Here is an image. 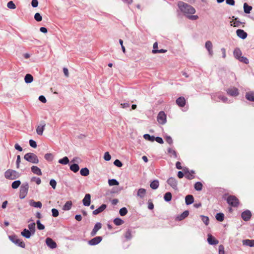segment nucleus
I'll return each mask as SVG.
<instances>
[{
	"instance_id": "nucleus-1",
	"label": "nucleus",
	"mask_w": 254,
	"mask_h": 254,
	"mask_svg": "<svg viewBox=\"0 0 254 254\" xmlns=\"http://www.w3.org/2000/svg\"><path fill=\"white\" fill-rule=\"evenodd\" d=\"M179 10H177V15L179 16L182 13L186 17L189 14H193L195 13V8L191 5L182 1H179L177 3Z\"/></svg>"
},
{
	"instance_id": "nucleus-2",
	"label": "nucleus",
	"mask_w": 254,
	"mask_h": 254,
	"mask_svg": "<svg viewBox=\"0 0 254 254\" xmlns=\"http://www.w3.org/2000/svg\"><path fill=\"white\" fill-rule=\"evenodd\" d=\"M20 176V174L17 171L8 169L4 172V177L8 180H15L18 178Z\"/></svg>"
},
{
	"instance_id": "nucleus-3",
	"label": "nucleus",
	"mask_w": 254,
	"mask_h": 254,
	"mask_svg": "<svg viewBox=\"0 0 254 254\" xmlns=\"http://www.w3.org/2000/svg\"><path fill=\"white\" fill-rule=\"evenodd\" d=\"M24 159L33 164H38L39 163V159L37 156L33 153H27L24 156Z\"/></svg>"
},
{
	"instance_id": "nucleus-4",
	"label": "nucleus",
	"mask_w": 254,
	"mask_h": 254,
	"mask_svg": "<svg viewBox=\"0 0 254 254\" xmlns=\"http://www.w3.org/2000/svg\"><path fill=\"white\" fill-rule=\"evenodd\" d=\"M29 189V185L27 182L23 183L20 188L19 198L24 199L27 195Z\"/></svg>"
},
{
	"instance_id": "nucleus-5",
	"label": "nucleus",
	"mask_w": 254,
	"mask_h": 254,
	"mask_svg": "<svg viewBox=\"0 0 254 254\" xmlns=\"http://www.w3.org/2000/svg\"><path fill=\"white\" fill-rule=\"evenodd\" d=\"M9 239L16 246L24 248L25 247V244L23 241L18 238L15 235H12L8 236Z\"/></svg>"
},
{
	"instance_id": "nucleus-6",
	"label": "nucleus",
	"mask_w": 254,
	"mask_h": 254,
	"mask_svg": "<svg viewBox=\"0 0 254 254\" xmlns=\"http://www.w3.org/2000/svg\"><path fill=\"white\" fill-rule=\"evenodd\" d=\"M227 203L232 207H237L239 204V199L234 195H230L227 198Z\"/></svg>"
},
{
	"instance_id": "nucleus-7",
	"label": "nucleus",
	"mask_w": 254,
	"mask_h": 254,
	"mask_svg": "<svg viewBox=\"0 0 254 254\" xmlns=\"http://www.w3.org/2000/svg\"><path fill=\"white\" fill-rule=\"evenodd\" d=\"M227 94L232 97H236L239 95V91L235 87H231L226 90Z\"/></svg>"
},
{
	"instance_id": "nucleus-8",
	"label": "nucleus",
	"mask_w": 254,
	"mask_h": 254,
	"mask_svg": "<svg viewBox=\"0 0 254 254\" xmlns=\"http://www.w3.org/2000/svg\"><path fill=\"white\" fill-rule=\"evenodd\" d=\"M167 183L174 190H178V181L175 178L170 177L167 181Z\"/></svg>"
},
{
	"instance_id": "nucleus-9",
	"label": "nucleus",
	"mask_w": 254,
	"mask_h": 254,
	"mask_svg": "<svg viewBox=\"0 0 254 254\" xmlns=\"http://www.w3.org/2000/svg\"><path fill=\"white\" fill-rule=\"evenodd\" d=\"M157 118L160 124L164 125L166 123V115L163 111H160L158 113Z\"/></svg>"
},
{
	"instance_id": "nucleus-10",
	"label": "nucleus",
	"mask_w": 254,
	"mask_h": 254,
	"mask_svg": "<svg viewBox=\"0 0 254 254\" xmlns=\"http://www.w3.org/2000/svg\"><path fill=\"white\" fill-rule=\"evenodd\" d=\"M47 246L50 249H54L57 248L56 243L51 238L48 237L45 241Z\"/></svg>"
},
{
	"instance_id": "nucleus-11",
	"label": "nucleus",
	"mask_w": 254,
	"mask_h": 254,
	"mask_svg": "<svg viewBox=\"0 0 254 254\" xmlns=\"http://www.w3.org/2000/svg\"><path fill=\"white\" fill-rule=\"evenodd\" d=\"M102 240L101 236H97L88 241V244L90 246H95L99 244Z\"/></svg>"
},
{
	"instance_id": "nucleus-12",
	"label": "nucleus",
	"mask_w": 254,
	"mask_h": 254,
	"mask_svg": "<svg viewBox=\"0 0 254 254\" xmlns=\"http://www.w3.org/2000/svg\"><path fill=\"white\" fill-rule=\"evenodd\" d=\"M252 217L251 212L249 210L243 211L241 214V217L245 221H248Z\"/></svg>"
},
{
	"instance_id": "nucleus-13",
	"label": "nucleus",
	"mask_w": 254,
	"mask_h": 254,
	"mask_svg": "<svg viewBox=\"0 0 254 254\" xmlns=\"http://www.w3.org/2000/svg\"><path fill=\"white\" fill-rule=\"evenodd\" d=\"M102 228V224L100 222H97L94 226L92 231L90 233V236L91 237H93L95 236L97 233V232Z\"/></svg>"
},
{
	"instance_id": "nucleus-14",
	"label": "nucleus",
	"mask_w": 254,
	"mask_h": 254,
	"mask_svg": "<svg viewBox=\"0 0 254 254\" xmlns=\"http://www.w3.org/2000/svg\"><path fill=\"white\" fill-rule=\"evenodd\" d=\"M236 34L238 37L243 40L245 39L248 36L246 32H245L244 30L240 29H237L236 30Z\"/></svg>"
},
{
	"instance_id": "nucleus-15",
	"label": "nucleus",
	"mask_w": 254,
	"mask_h": 254,
	"mask_svg": "<svg viewBox=\"0 0 254 254\" xmlns=\"http://www.w3.org/2000/svg\"><path fill=\"white\" fill-rule=\"evenodd\" d=\"M45 126L46 124L45 122L44 121H42L41 122V125L37 127L36 132L38 135H41L43 134Z\"/></svg>"
},
{
	"instance_id": "nucleus-16",
	"label": "nucleus",
	"mask_w": 254,
	"mask_h": 254,
	"mask_svg": "<svg viewBox=\"0 0 254 254\" xmlns=\"http://www.w3.org/2000/svg\"><path fill=\"white\" fill-rule=\"evenodd\" d=\"M83 204L85 206H88L91 203V195L89 193H86L82 200Z\"/></svg>"
},
{
	"instance_id": "nucleus-17",
	"label": "nucleus",
	"mask_w": 254,
	"mask_h": 254,
	"mask_svg": "<svg viewBox=\"0 0 254 254\" xmlns=\"http://www.w3.org/2000/svg\"><path fill=\"white\" fill-rule=\"evenodd\" d=\"M33 235V233L26 228H24L21 232V235L26 239L30 238Z\"/></svg>"
},
{
	"instance_id": "nucleus-18",
	"label": "nucleus",
	"mask_w": 254,
	"mask_h": 254,
	"mask_svg": "<svg viewBox=\"0 0 254 254\" xmlns=\"http://www.w3.org/2000/svg\"><path fill=\"white\" fill-rule=\"evenodd\" d=\"M207 241L209 245H215L218 244L219 242L211 234L208 235Z\"/></svg>"
},
{
	"instance_id": "nucleus-19",
	"label": "nucleus",
	"mask_w": 254,
	"mask_h": 254,
	"mask_svg": "<svg viewBox=\"0 0 254 254\" xmlns=\"http://www.w3.org/2000/svg\"><path fill=\"white\" fill-rule=\"evenodd\" d=\"M107 208V205L105 204H102L98 208L96 209L93 211V215H97L102 212Z\"/></svg>"
},
{
	"instance_id": "nucleus-20",
	"label": "nucleus",
	"mask_w": 254,
	"mask_h": 254,
	"mask_svg": "<svg viewBox=\"0 0 254 254\" xmlns=\"http://www.w3.org/2000/svg\"><path fill=\"white\" fill-rule=\"evenodd\" d=\"M176 104L180 107H183L186 105V100L184 97H180L176 100Z\"/></svg>"
},
{
	"instance_id": "nucleus-21",
	"label": "nucleus",
	"mask_w": 254,
	"mask_h": 254,
	"mask_svg": "<svg viewBox=\"0 0 254 254\" xmlns=\"http://www.w3.org/2000/svg\"><path fill=\"white\" fill-rule=\"evenodd\" d=\"M29 204L30 206L35 208H41L42 206V204L41 201H35L33 199L29 201Z\"/></svg>"
},
{
	"instance_id": "nucleus-22",
	"label": "nucleus",
	"mask_w": 254,
	"mask_h": 254,
	"mask_svg": "<svg viewBox=\"0 0 254 254\" xmlns=\"http://www.w3.org/2000/svg\"><path fill=\"white\" fill-rule=\"evenodd\" d=\"M194 202V197L191 194H188L185 197L186 204L188 205L192 204Z\"/></svg>"
},
{
	"instance_id": "nucleus-23",
	"label": "nucleus",
	"mask_w": 254,
	"mask_h": 254,
	"mask_svg": "<svg viewBox=\"0 0 254 254\" xmlns=\"http://www.w3.org/2000/svg\"><path fill=\"white\" fill-rule=\"evenodd\" d=\"M243 245L254 247V240L245 239L242 241Z\"/></svg>"
},
{
	"instance_id": "nucleus-24",
	"label": "nucleus",
	"mask_w": 254,
	"mask_h": 254,
	"mask_svg": "<svg viewBox=\"0 0 254 254\" xmlns=\"http://www.w3.org/2000/svg\"><path fill=\"white\" fill-rule=\"evenodd\" d=\"M245 97L248 101L254 102V92H247L245 95Z\"/></svg>"
},
{
	"instance_id": "nucleus-25",
	"label": "nucleus",
	"mask_w": 254,
	"mask_h": 254,
	"mask_svg": "<svg viewBox=\"0 0 254 254\" xmlns=\"http://www.w3.org/2000/svg\"><path fill=\"white\" fill-rule=\"evenodd\" d=\"M31 171L33 173L38 176H41L42 175L41 169L36 166H33L31 168Z\"/></svg>"
},
{
	"instance_id": "nucleus-26",
	"label": "nucleus",
	"mask_w": 254,
	"mask_h": 254,
	"mask_svg": "<svg viewBox=\"0 0 254 254\" xmlns=\"http://www.w3.org/2000/svg\"><path fill=\"white\" fill-rule=\"evenodd\" d=\"M233 54H234V57L237 60H238L240 59V58L242 56V53L239 48H237L234 49V52H233Z\"/></svg>"
},
{
	"instance_id": "nucleus-27",
	"label": "nucleus",
	"mask_w": 254,
	"mask_h": 254,
	"mask_svg": "<svg viewBox=\"0 0 254 254\" xmlns=\"http://www.w3.org/2000/svg\"><path fill=\"white\" fill-rule=\"evenodd\" d=\"M146 192V190L145 189L140 188L138 190L136 195L141 198H143L145 196Z\"/></svg>"
},
{
	"instance_id": "nucleus-28",
	"label": "nucleus",
	"mask_w": 254,
	"mask_h": 254,
	"mask_svg": "<svg viewBox=\"0 0 254 254\" xmlns=\"http://www.w3.org/2000/svg\"><path fill=\"white\" fill-rule=\"evenodd\" d=\"M189 214V211L188 210H185L180 215L177 217V220L181 221L186 218Z\"/></svg>"
},
{
	"instance_id": "nucleus-29",
	"label": "nucleus",
	"mask_w": 254,
	"mask_h": 254,
	"mask_svg": "<svg viewBox=\"0 0 254 254\" xmlns=\"http://www.w3.org/2000/svg\"><path fill=\"white\" fill-rule=\"evenodd\" d=\"M159 185V181L157 180H155L150 183V187L153 190H156L158 188Z\"/></svg>"
},
{
	"instance_id": "nucleus-30",
	"label": "nucleus",
	"mask_w": 254,
	"mask_h": 254,
	"mask_svg": "<svg viewBox=\"0 0 254 254\" xmlns=\"http://www.w3.org/2000/svg\"><path fill=\"white\" fill-rule=\"evenodd\" d=\"M69 168L70 170L73 172L74 173L77 172L79 170V165L76 163L71 164L69 166Z\"/></svg>"
},
{
	"instance_id": "nucleus-31",
	"label": "nucleus",
	"mask_w": 254,
	"mask_h": 254,
	"mask_svg": "<svg viewBox=\"0 0 254 254\" xmlns=\"http://www.w3.org/2000/svg\"><path fill=\"white\" fill-rule=\"evenodd\" d=\"M33 80V77L30 74H26L24 77V81L26 83H30Z\"/></svg>"
},
{
	"instance_id": "nucleus-32",
	"label": "nucleus",
	"mask_w": 254,
	"mask_h": 254,
	"mask_svg": "<svg viewBox=\"0 0 254 254\" xmlns=\"http://www.w3.org/2000/svg\"><path fill=\"white\" fill-rule=\"evenodd\" d=\"M252 9V6L249 5L247 3L245 2L244 4V12L246 14H249Z\"/></svg>"
},
{
	"instance_id": "nucleus-33",
	"label": "nucleus",
	"mask_w": 254,
	"mask_h": 254,
	"mask_svg": "<svg viewBox=\"0 0 254 254\" xmlns=\"http://www.w3.org/2000/svg\"><path fill=\"white\" fill-rule=\"evenodd\" d=\"M80 174L82 176H87L89 174V170L86 167L82 168L80 171Z\"/></svg>"
},
{
	"instance_id": "nucleus-34",
	"label": "nucleus",
	"mask_w": 254,
	"mask_h": 254,
	"mask_svg": "<svg viewBox=\"0 0 254 254\" xmlns=\"http://www.w3.org/2000/svg\"><path fill=\"white\" fill-rule=\"evenodd\" d=\"M72 204V202L71 201H66L63 206V210L65 211L70 210L71 208Z\"/></svg>"
},
{
	"instance_id": "nucleus-35",
	"label": "nucleus",
	"mask_w": 254,
	"mask_h": 254,
	"mask_svg": "<svg viewBox=\"0 0 254 254\" xmlns=\"http://www.w3.org/2000/svg\"><path fill=\"white\" fill-rule=\"evenodd\" d=\"M172 198V193L170 192H167L164 195V200L166 202H169Z\"/></svg>"
},
{
	"instance_id": "nucleus-36",
	"label": "nucleus",
	"mask_w": 254,
	"mask_h": 254,
	"mask_svg": "<svg viewBox=\"0 0 254 254\" xmlns=\"http://www.w3.org/2000/svg\"><path fill=\"white\" fill-rule=\"evenodd\" d=\"M58 162L60 164H61L63 165H66L69 163V160L67 157L65 156V157H63V158L59 160Z\"/></svg>"
},
{
	"instance_id": "nucleus-37",
	"label": "nucleus",
	"mask_w": 254,
	"mask_h": 254,
	"mask_svg": "<svg viewBox=\"0 0 254 254\" xmlns=\"http://www.w3.org/2000/svg\"><path fill=\"white\" fill-rule=\"evenodd\" d=\"M202 184L200 182H197L194 185V189L197 191H200L202 189Z\"/></svg>"
},
{
	"instance_id": "nucleus-38",
	"label": "nucleus",
	"mask_w": 254,
	"mask_h": 254,
	"mask_svg": "<svg viewBox=\"0 0 254 254\" xmlns=\"http://www.w3.org/2000/svg\"><path fill=\"white\" fill-rule=\"evenodd\" d=\"M216 220L218 221L222 222L224 219V214L222 212L217 213L215 215Z\"/></svg>"
},
{
	"instance_id": "nucleus-39",
	"label": "nucleus",
	"mask_w": 254,
	"mask_h": 254,
	"mask_svg": "<svg viewBox=\"0 0 254 254\" xmlns=\"http://www.w3.org/2000/svg\"><path fill=\"white\" fill-rule=\"evenodd\" d=\"M21 185V181L20 180H16L13 181L11 184V187L13 189H17Z\"/></svg>"
},
{
	"instance_id": "nucleus-40",
	"label": "nucleus",
	"mask_w": 254,
	"mask_h": 254,
	"mask_svg": "<svg viewBox=\"0 0 254 254\" xmlns=\"http://www.w3.org/2000/svg\"><path fill=\"white\" fill-rule=\"evenodd\" d=\"M114 224L117 226H120L124 224V221L121 218L119 217L116 218L113 221Z\"/></svg>"
},
{
	"instance_id": "nucleus-41",
	"label": "nucleus",
	"mask_w": 254,
	"mask_h": 254,
	"mask_svg": "<svg viewBox=\"0 0 254 254\" xmlns=\"http://www.w3.org/2000/svg\"><path fill=\"white\" fill-rule=\"evenodd\" d=\"M125 237L127 240H130L132 239L131 230L129 229H127L125 234Z\"/></svg>"
},
{
	"instance_id": "nucleus-42",
	"label": "nucleus",
	"mask_w": 254,
	"mask_h": 254,
	"mask_svg": "<svg viewBox=\"0 0 254 254\" xmlns=\"http://www.w3.org/2000/svg\"><path fill=\"white\" fill-rule=\"evenodd\" d=\"M29 230L30 231L34 234L35 232V223L34 222L31 223L28 225Z\"/></svg>"
},
{
	"instance_id": "nucleus-43",
	"label": "nucleus",
	"mask_w": 254,
	"mask_h": 254,
	"mask_svg": "<svg viewBox=\"0 0 254 254\" xmlns=\"http://www.w3.org/2000/svg\"><path fill=\"white\" fill-rule=\"evenodd\" d=\"M143 137L145 139L153 142L154 141V137L155 136L153 135H150L149 134H145L143 135Z\"/></svg>"
},
{
	"instance_id": "nucleus-44",
	"label": "nucleus",
	"mask_w": 254,
	"mask_h": 254,
	"mask_svg": "<svg viewBox=\"0 0 254 254\" xmlns=\"http://www.w3.org/2000/svg\"><path fill=\"white\" fill-rule=\"evenodd\" d=\"M108 184L109 186H113L118 185L119 183L116 179H112L108 180Z\"/></svg>"
},
{
	"instance_id": "nucleus-45",
	"label": "nucleus",
	"mask_w": 254,
	"mask_h": 254,
	"mask_svg": "<svg viewBox=\"0 0 254 254\" xmlns=\"http://www.w3.org/2000/svg\"><path fill=\"white\" fill-rule=\"evenodd\" d=\"M127 209L126 207H122L119 210V213L121 216H124L127 213Z\"/></svg>"
},
{
	"instance_id": "nucleus-46",
	"label": "nucleus",
	"mask_w": 254,
	"mask_h": 254,
	"mask_svg": "<svg viewBox=\"0 0 254 254\" xmlns=\"http://www.w3.org/2000/svg\"><path fill=\"white\" fill-rule=\"evenodd\" d=\"M45 159L48 161H52L54 159V156L52 153H46L44 156Z\"/></svg>"
},
{
	"instance_id": "nucleus-47",
	"label": "nucleus",
	"mask_w": 254,
	"mask_h": 254,
	"mask_svg": "<svg viewBox=\"0 0 254 254\" xmlns=\"http://www.w3.org/2000/svg\"><path fill=\"white\" fill-rule=\"evenodd\" d=\"M167 152L169 154H172L174 158H177V154L176 151L175 150H173L171 148H168L167 149Z\"/></svg>"
},
{
	"instance_id": "nucleus-48",
	"label": "nucleus",
	"mask_w": 254,
	"mask_h": 254,
	"mask_svg": "<svg viewBox=\"0 0 254 254\" xmlns=\"http://www.w3.org/2000/svg\"><path fill=\"white\" fill-rule=\"evenodd\" d=\"M233 18H234L235 20V21L234 22L233 24H231L232 26H233L234 27H239L241 24L242 23L241 21L237 20L238 19V17H235V16L232 17Z\"/></svg>"
},
{
	"instance_id": "nucleus-49",
	"label": "nucleus",
	"mask_w": 254,
	"mask_h": 254,
	"mask_svg": "<svg viewBox=\"0 0 254 254\" xmlns=\"http://www.w3.org/2000/svg\"><path fill=\"white\" fill-rule=\"evenodd\" d=\"M37 227L39 230H42L45 229V226L42 224L39 220L36 221Z\"/></svg>"
},
{
	"instance_id": "nucleus-50",
	"label": "nucleus",
	"mask_w": 254,
	"mask_h": 254,
	"mask_svg": "<svg viewBox=\"0 0 254 254\" xmlns=\"http://www.w3.org/2000/svg\"><path fill=\"white\" fill-rule=\"evenodd\" d=\"M218 98L221 101H222L224 103H230V102H228V99L226 96L222 95H219L218 96Z\"/></svg>"
},
{
	"instance_id": "nucleus-51",
	"label": "nucleus",
	"mask_w": 254,
	"mask_h": 254,
	"mask_svg": "<svg viewBox=\"0 0 254 254\" xmlns=\"http://www.w3.org/2000/svg\"><path fill=\"white\" fill-rule=\"evenodd\" d=\"M164 137L165 139V140L168 144L170 145H172L173 143V140L170 135H166Z\"/></svg>"
},
{
	"instance_id": "nucleus-52",
	"label": "nucleus",
	"mask_w": 254,
	"mask_h": 254,
	"mask_svg": "<svg viewBox=\"0 0 254 254\" xmlns=\"http://www.w3.org/2000/svg\"><path fill=\"white\" fill-rule=\"evenodd\" d=\"M238 60L240 62L244 63L245 64H248L249 63V61L248 59L244 56H242Z\"/></svg>"
},
{
	"instance_id": "nucleus-53",
	"label": "nucleus",
	"mask_w": 254,
	"mask_h": 254,
	"mask_svg": "<svg viewBox=\"0 0 254 254\" xmlns=\"http://www.w3.org/2000/svg\"><path fill=\"white\" fill-rule=\"evenodd\" d=\"M200 217H201V220L203 221V222L206 225H208L209 222V219L208 217L204 215H201Z\"/></svg>"
},
{
	"instance_id": "nucleus-54",
	"label": "nucleus",
	"mask_w": 254,
	"mask_h": 254,
	"mask_svg": "<svg viewBox=\"0 0 254 254\" xmlns=\"http://www.w3.org/2000/svg\"><path fill=\"white\" fill-rule=\"evenodd\" d=\"M7 6L8 8L11 9H14L16 8V5L12 1H9L7 2Z\"/></svg>"
},
{
	"instance_id": "nucleus-55",
	"label": "nucleus",
	"mask_w": 254,
	"mask_h": 254,
	"mask_svg": "<svg viewBox=\"0 0 254 254\" xmlns=\"http://www.w3.org/2000/svg\"><path fill=\"white\" fill-rule=\"evenodd\" d=\"M205 47L207 50L212 49V44L210 41H207L205 42Z\"/></svg>"
},
{
	"instance_id": "nucleus-56",
	"label": "nucleus",
	"mask_w": 254,
	"mask_h": 254,
	"mask_svg": "<svg viewBox=\"0 0 254 254\" xmlns=\"http://www.w3.org/2000/svg\"><path fill=\"white\" fill-rule=\"evenodd\" d=\"M31 180L32 182H35V183L37 185H40L41 184V179L40 178H39V177H33L31 179Z\"/></svg>"
},
{
	"instance_id": "nucleus-57",
	"label": "nucleus",
	"mask_w": 254,
	"mask_h": 254,
	"mask_svg": "<svg viewBox=\"0 0 254 254\" xmlns=\"http://www.w3.org/2000/svg\"><path fill=\"white\" fill-rule=\"evenodd\" d=\"M34 19L38 22H40L42 20V17L41 14L37 12L34 15Z\"/></svg>"
},
{
	"instance_id": "nucleus-58",
	"label": "nucleus",
	"mask_w": 254,
	"mask_h": 254,
	"mask_svg": "<svg viewBox=\"0 0 254 254\" xmlns=\"http://www.w3.org/2000/svg\"><path fill=\"white\" fill-rule=\"evenodd\" d=\"M52 216L54 217H58L59 215V211L57 209L53 208L51 210Z\"/></svg>"
},
{
	"instance_id": "nucleus-59",
	"label": "nucleus",
	"mask_w": 254,
	"mask_h": 254,
	"mask_svg": "<svg viewBox=\"0 0 254 254\" xmlns=\"http://www.w3.org/2000/svg\"><path fill=\"white\" fill-rule=\"evenodd\" d=\"M50 185L53 189H55L57 186V182L55 180L52 179L50 181Z\"/></svg>"
},
{
	"instance_id": "nucleus-60",
	"label": "nucleus",
	"mask_w": 254,
	"mask_h": 254,
	"mask_svg": "<svg viewBox=\"0 0 254 254\" xmlns=\"http://www.w3.org/2000/svg\"><path fill=\"white\" fill-rule=\"evenodd\" d=\"M187 17L191 20H196L198 18V16L196 15L189 14Z\"/></svg>"
},
{
	"instance_id": "nucleus-61",
	"label": "nucleus",
	"mask_w": 254,
	"mask_h": 254,
	"mask_svg": "<svg viewBox=\"0 0 254 254\" xmlns=\"http://www.w3.org/2000/svg\"><path fill=\"white\" fill-rule=\"evenodd\" d=\"M29 142L30 146L32 148H35L37 146L36 142L33 139H30Z\"/></svg>"
},
{
	"instance_id": "nucleus-62",
	"label": "nucleus",
	"mask_w": 254,
	"mask_h": 254,
	"mask_svg": "<svg viewBox=\"0 0 254 254\" xmlns=\"http://www.w3.org/2000/svg\"><path fill=\"white\" fill-rule=\"evenodd\" d=\"M104 159L106 161H110L111 159V156L109 154L108 152H106L105 153L104 155Z\"/></svg>"
},
{
	"instance_id": "nucleus-63",
	"label": "nucleus",
	"mask_w": 254,
	"mask_h": 254,
	"mask_svg": "<svg viewBox=\"0 0 254 254\" xmlns=\"http://www.w3.org/2000/svg\"><path fill=\"white\" fill-rule=\"evenodd\" d=\"M114 164L118 167H121L123 166V163L119 159H116L114 162Z\"/></svg>"
},
{
	"instance_id": "nucleus-64",
	"label": "nucleus",
	"mask_w": 254,
	"mask_h": 254,
	"mask_svg": "<svg viewBox=\"0 0 254 254\" xmlns=\"http://www.w3.org/2000/svg\"><path fill=\"white\" fill-rule=\"evenodd\" d=\"M219 254H225L224 248L223 245L219 246Z\"/></svg>"
}]
</instances>
